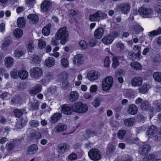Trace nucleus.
Wrapping results in <instances>:
<instances>
[{
    "label": "nucleus",
    "instance_id": "nucleus-1",
    "mask_svg": "<svg viewBox=\"0 0 161 161\" xmlns=\"http://www.w3.org/2000/svg\"><path fill=\"white\" fill-rule=\"evenodd\" d=\"M56 35L57 39H61L60 43L62 45L65 44L69 38V33L65 26L60 28Z\"/></svg>",
    "mask_w": 161,
    "mask_h": 161
},
{
    "label": "nucleus",
    "instance_id": "nucleus-2",
    "mask_svg": "<svg viewBox=\"0 0 161 161\" xmlns=\"http://www.w3.org/2000/svg\"><path fill=\"white\" fill-rule=\"evenodd\" d=\"M113 78L111 76H108L104 78L102 81L101 87L103 91L108 92L112 88L113 83Z\"/></svg>",
    "mask_w": 161,
    "mask_h": 161
},
{
    "label": "nucleus",
    "instance_id": "nucleus-3",
    "mask_svg": "<svg viewBox=\"0 0 161 161\" xmlns=\"http://www.w3.org/2000/svg\"><path fill=\"white\" fill-rule=\"evenodd\" d=\"M72 108L73 111L78 113H85L88 110L87 105L80 102L74 103L72 105Z\"/></svg>",
    "mask_w": 161,
    "mask_h": 161
},
{
    "label": "nucleus",
    "instance_id": "nucleus-4",
    "mask_svg": "<svg viewBox=\"0 0 161 161\" xmlns=\"http://www.w3.org/2000/svg\"><path fill=\"white\" fill-rule=\"evenodd\" d=\"M61 82V86L64 89L68 88L69 84L68 82L67 79V75L65 72H64L60 74L58 76Z\"/></svg>",
    "mask_w": 161,
    "mask_h": 161
},
{
    "label": "nucleus",
    "instance_id": "nucleus-5",
    "mask_svg": "<svg viewBox=\"0 0 161 161\" xmlns=\"http://www.w3.org/2000/svg\"><path fill=\"white\" fill-rule=\"evenodd\" d=\"M107 16V14L101 11H98L90 15V20L92 21H99V20L104 19Z\"/></svg>",
    "mask_w": 161,
    "mask_h": 161
},
{
    "label": "nucleus",
    "instance_id": "nucleus-6",
    "mask_svg": "<svg viewBox=\"0 0 161 161\" xmlns=\"http://www.w3.org/2000/svg\"><path fill=\"white\" fill-rule=\"evenodd\" d=\"M88 154L89 157L93 160H98L101 158L100 152L96 149H92L90 150L88 152Z\"/></svg>",
    "mask_w": 161,
    "mask_h": 161
},
{
    "label": "nucleus",
    "instance_id": "nucleus-7",
    "mask_svg": "<svg viewBox=\"0 0 161 161\" xmlns=\"http://www.w3.org/2000/svg\"><path fill=\"white\" fill-rule=\"evenodd\" d=\"M30 73L32 78L37 79L42 76V71L40 68L36 67L31 69L30 71Z\"/></svg>",
    "mask_w": 161,
    "mask_h": 161
},
{
    "label": "nucleus",
    "instance_id": "nucleus-8",
    "mask_svg": "<svg viewBox=\"0 0 161 161\" xmlns=\"http://www.w3.org/2000/svg\"><path fill=\"white\" fill-rule=\"evenodd\" d=\"M118 35L117 32H114L112 36L108 35L105 36L102 39L103 42L105 44L109 45L111 43L114 39Z\"/></svg>",
    "mask_w": 161,
    "mask_h": 161
},
{
    "label": "nucleus",
    "instance_id": "nucleus-9",
    "mask_svg": "<svg viewBox=\"0 0 161 161\" xmlns=\"http://www.w3.org/2000/svg\"><path fill=\"white\" fill-rule=\"evenodd\" d=\"M100 76L99 73L95 70L91 71L87 74V77L88 79L92 81L98 79L99 78Z\"/></svg>",
    "mask_w": 161,
    "mask_h": 161
},
{
    "label": "nucleus",
    "instance_id": "nucleus-10",
    "mask_svg": "<svg viewBox=\"0 0 161 161\" xmlns=\"http://www.w3.org/2000/svg\"><path fill=\"white\" fill-rule=\"evenodd\" d=\"M84 60L83 56L81 54H78L74 57L73 64L76 66H80L83 63Z\"/></svg>",
    "mask_w": 161,
    "mask_h": 161
},
{
    "label": "nucleus",
    "instance_id": "nucleus-11",
    "mask_svg": "<svg viewBox=\"0 0 161 161\" xmlns=\"http://www.w3.org/2000/svg\"><path fill=\"white\" fill-rule=\"evenodd\" d=\"M72 106L64 104L61 107V112L65 114H69L73 111L72 108Z\"/></svg>",
    "mask_w": 161,
    "mask_h": 161
},
{
    "label": "nucleus",
    "instance_id": "nucleus-12",
    "mask_svg": "<svg viewBox=\"0 0 161 161\" xmlns=\"http://www.w3.org/2000/svg\"><path fill=\"white\" fill-rule=\"evenodd\" d=\"M52 3L50 0H44L41 4V9L42 11L43 12H46L49 10L52 6Z\"/></svg>",
    "mask_w": 161,
    "mask_h": 161
},
{
    "label": "nucleus",
    "instance_id": "nucleus-13",
    "mask_svg": "<svg viewBox=\"0 0 161 161\" xmlns=\"http://www.w3.org/2000/svg\"><path fill=\"white\" fill-rule=\"evenodd\" d=\"M158 128L156 126L152 125L148 127L146 131V135L148 136V137H150V136H153L155 134Z\"/></svg>",
    "mask_w": 161,
    "mask_h": 161
},
{
    "label": "nucleus",
    "instance_id": "nucleus-14",
    "mask_svg": "<svg viewBox=\"0 0 161 161\" xmlns=\"http://www.w3.org/2000/svg\"><path fill=\"white\" fill-rule=\"evenodd\" d=\"M151 147L149 145L145 144L139 148L138 152L140 154L144 155L148 153Z\"/></svg>",
    "mask_w": 161,
    "mask_h": 161
},
{
    "label": "nucleus",
    "instance_id": "nucleus-15",
    "mask_svg": "<svg viewBox=\"0 0 161 161\" xmlns=\"http://www.w3.org/2000/svg\"><path fill=\"white\" fill-rule=\"evenodd\" d=\"M143 80L140 77H135L131 80V85L134 86H139L142 84Z\"/></svg>",
    "mask_w": 161,
    "mask_h": 161
},
{
    "label": "nucleus",
    "instance_id": "nucleus-16",
    "mask_svg": "<svg viewBox=\"0 0 161 161\" xmlns=\"http://www.w3.org/2000/svg\"><path fill=\"white\" fill-rule=\"evenodd\" d=\"M138 12L140 14L148 15L152 13L153 10L150 8H146L142 6L139 9Z\"/></svg>",
    "mask_w": 161,
    "mask_h": 161
},
{
    "label": "nucleus",
    "instance_id": "nucleus-17",
    "mask_svg": "<svg viewBox=\"0 0 161 161\" xmlns=\"http://www.w3.org/2000/svg\"><path fill=\"white\" fill-rule=\"evenodd\" d=\"M78 97V93L77 92L71 91L69 95L68 99L70 101L74 102L77 100Z\"/></svg>",
    "mask_w": 161,
    "mask_h": 161
},
{
    "label": "nucleus",
    "instance_id": "nucleus-18",
    "mask_svg": "<svg viewBox=\"0 0 161 161\" xmlns=\"http://www.w3.org/2000/svg\"><path fill=\"white\" fill-rule=\"evenodd\" d=\"M55 64V59L53 57H49L44 61L45 65L48 67L50 68L53 66Z\"/></svg>",
    "mask_w": 161,
    "mask_h": 161
},
{
    "label": "nucleus",
    "instance_id": "nucleus-19",
    "mask_svg": "<svg viewBox=\"0 0 161 161\" xmlns=\"http://www.w3.org/2000/svg\"><path fill=\"white\" fill-rule=\"evenodd\" d=\"M29 22L30 23L36 24L38 21V17L35 14H31L29 15L27 17Z\"/></svg>",
    "mask_w": 161,
    "mask_h": 161
},
{
    "label": "nucleus",
    "instance_id": "nucleus-20",
    "mask_svg": "<svg viewBox=\"0 0 161 161\" xmlns=\"http://www.w3.org/2000/svg\"><path fill=\"white\" fill-rule=\"evenodd\" d=\"M58 148L59 153H63L67 152L69 150V147L68 144L64 143L60 144L58 146Z\"/></svg>",
    "mask_w": 161,
    "mask_h": 161
},
{
    "label": "nucleus",
    "instance_id": "nucleus-21",
    "mask_svg": "<svg viewBox=\"0 0 161 161\" xmlns=\"http://www.w3.org/2000/svg\"><path fill=\"white\" fill-rule=\"evenodd\" d=\"M150 88V86L148 83H143L142 86L139 89V92L142 94L147 93Z\"/></svg>",
    "mask_w": 161,
    "mask_h": 161
},
{
    "label": "nucleus",
    "instance_id": "nucleus-22",
    "mask_svg": "<svg viewBox=\"0 0 161 161\" xmlns=\"http://www.w3.org/2000/svg\"><path fill=\"white\" fill-rule=\"evenodd\" d=\"M14 60L11 57H7L4 59V65L8 68L11 67L14 64Z\"/></svg>",
    "mask_w": 161,
    "mask_h": 161
},
{
    "label": "nucleus",
    "instance_id": "nucleus-23",
    "mask_svg": "<svg viewBox=\"0 0 161 161\" xmlns=\"http://www.w3.org/2000/svg\"><path fill=\"white\" fill-rule=\"evenodd\" d=\"M38 147L37 145L33 144L27 148V152L30 154L36 153L38 150Z\"/></svg>",
    "mask_w": 161,
    "mask_h": 161
},
{
    "label": "nucleus",
    "instance_id": "nucleus-24",
    "mask_svg": "<svg viewBox=\"0 0 161 161\" xmlns=\"http://www.w3.org/2000/svg\"><path fill=\"white\" fill-rule=\"evenodd\" d=\"M103 32L104 31L102 28H98L94 32V36L97 39H100L102 36Z\"/></svg>",
    "mask_w": 161,
    "mask_h": 161
},
{
    "label": "nucleus",
    "instance_id": "nucleus-25",
    "mask_svg": "<svg viewBox=\"0 0 161 161\" xmlns=\"http://www.w3.org/2000/svg\"><path fill=\"white\" fill-rule=\"evenodd\" d=\"M18 75L20 79L25 80L28 77V73L25 70H21L18 71Z\"/></svg>",
    "mask_w": 161,
    "mask_h": 161
},
{
    "label": "nucleus",
    "instance_id": "nucleus-26",
    "mask_svg": "<svg viewBox=\"0 0 161 161\" xmlns=\"http://www.w3.org/2000/svg\"><path fill=\"white\" fill-rule=\"evenodd\" d=\"M67 129V126L64 124H60L56 126L54 131L56 132H60L65 130Z\"/></svg>",
    "mask_w": 161,
    "mask_h": 161
},
{
    "label": "nucleus",
    "instance_id": "nucleus-27",
    "mask_svg": "<svg viewBox=\"0 0 161 161\" xmlns=\"http://www.w3.org/2000/svg\"><path fill=\"white\" fill-rule=\"evenodd\" d=\"M140 107L143 111H146L150 108V104L147 101L145 100L141 103Z\"/></svg>",
    "mask_w": 161,
    "mask_h": 161
},
{
    "label": "nucleus",
    "instance_id": "nucleus-28",
    "mask_svg": "<svg viewBox=\"0 0 161 161\" xmlns=\"http://www.w3.org/2000/svg\"><path fill=\"white\" fill-rule=\"evenodd\" d=\"M61 114L59 113H56L51 117V121L52 123H54L56 122L61 118Z\"/></svg>",
    "mask_w": 161,
    "mask_h": 161
},
{
    "label": "nucleus",
    "instance_id": "nucleus-29",
    "mask_svg": "<svg viewBox=\"0 0 161 161\" xmlns=\"http://www.w3.org/2000/svg\"><path fill=\"white\" fill-rule=\"evenodd\" d=\"M42 87L39 85H37L33 88L30 91V93L33 94H35L40 92L41 90Z\"/></svg>",
    "mask_w": 161,
    "mask_h": 161
},
{
    "label": "nucleus",
    "instance_id": "nucleus-30",
    "mask_svg": "<svg viewBox=\"0 0 161 161\" xmlns=\"http://www.w3.org/2000/svg\"><path fill=\"white\" fill-rule=\"evenodd\" d=\"M132 28L137 33H138L143 30L142 28L136 22L133 23Z\"/></svg>",
    "mask_w": 161,
    "mask_h": 161
},
{
    "label": "nucleus",
    "instance_id": "nucleus-31",
    "mask_svg": "<svg viewBox=\"0 0 161 161\" xmlns=\"http://www.w3.org/2000/svg\"><path fill=\"white\" fill-rule=\"evenodd\" d=\"M51 25L48 24L45 26L42 30V33L45 36H48L50 33V28Z\"/></svg>",
    "mask_w": 161,
    "mask_h": 161
},
{
    "label": "nucleus",
    "instance_id": "nucleus-32",
    "mask_svg": "<svg viewBox=\"0 0 161 161\" xmlns=\"http://www.w3.org/2000/svg\"><path fill=\"white\" fill-rule=\"evenodd\" d=\"M161 34V28L159 27L157 30L149 32L148 35L150 37H153Z\"/></svg>",
    "mask_w": 161,
    "mask_h": 161
},
{
    "label": "nucleus",
    "instance_id": "nucleus-33",
    "mask_svg": "<svg viewBox=\"0 0 161 161\" xmlns=\"http://www.w3.org/2000/svg\"><path fill=\"white\" fill-rule=\"evenodd\" d=\"M153 103L156 112H159L161 111V104L160 101L156 100Z\"/></svg>",
    "mask_w": 161,
    "mask_h": 161
},
{
    "label": "nucleus",
    "instance_id": "nucleus-34",
    "mask_svg": "<svg viewBox=\"0 0 161 161\" xmlns=\"http://www.w3.org/2000/svg\"><path fill=\"white\" fill-rule=\"evenodd\" d=\"M25 19L22 17L19 18L17 20V25L20 28L24 27L25 25Z\"/></svg>",
    "mask_w": 161,
    "mask_h": 161
},
{
    "label": "nucleus",
    "instance_id": "nucleus-35",
    "mask_svg": "<svg viewBox=\"0 0 161 161\" xmlns=\"http://www.w3.org/2000/svg\"><path fill=\"white\" fill-rule=\"evenodd\" d=\"M153 77L156 81L161 82V72H155L153 74Z\"/></svg>",
    "mask_w": 161,
    "mask_h": 161
},
{
    "label": "nucleus",
    "instance_id": "nucleus-36",
    "mask_svg": "<svg viewBox=\"0 0 161 161\" xmlns=\"http://www.w3.org/2000/svg\"><path fill=\"white\" fill-rule=\"evenodd\" d=\"M31 62L34 64H39L41 62V59L39 57L36 55H33L31 57Z\"/></svg>",
    "mask_w": 161,
    "mask_h": 161
},
{
    "label": "nucleus",
    "instance_id": "nucleus-37",
    "mask_svg": "<svg viewBox=\"0 0 161 161\" xmlns=\"http://www.w3.org/2000/svg\"><path fill=\"white\" fill-rule=\"evenodd\" d=\"M141 55V50H138L136 53H131V60H139Z\"/></svg>",
    "mask_w": 161,
    "mask_h": 161
},
{
    "label": "nucleus",
    "instance_id": "nucleus-38",
    "mask_svg": "<svg viewBox=\"0 0 161 161\" xmlns=\"http://www.w3.org/2000/svg\"><path fill=\"white\" fill-rule=\"evenodd\" d=\"M121 10L124 14H126L129 10L130 6L129 4H125L120 6Z\"/></svg>",
    "mask_w": 161,
    "mask_h": 161
},
{
    "label": "nucleus",
    "instance_id": "nucleus-39",
    "mask_svg": "<svg viewBox=\"0 0 161 161\" xmlns=\"http://www.w3.org/2000/svg\"><path fill=\"white\" fill-rule=\"evenodd\" d=\"M61 64L63 67L68 68L69 66V62L68 60L65 58H62L60 60Z\"/></svg>",
    "mask_w": 161,
    "mask_h": 161
},
{
    "label": "nucleus",
    "instance_id": "nucleus-40",
    "mask_svg": "<svg viewBox=\"0 0 161 161\" xmlns=\"http://www.w3.org/2000/svg\"><path fill=\"white\" fill-rule=\"evenodd\" d=\"M14 34L17 38H19L23 35L22 30L19 29H16L14 31Z\"/></svg>",
    "mask_w": 161,
    "mask_h": 161
},
{
    "label": "nucleus",
    "instance_id": "nucleus-41",
    "mask_svg": "<svg viewBox=\"0 0 161 161\" xmlns=\"http://www.w3.org/2000/svg\"><path fill=\"white\" fill-rule=\"evenodd\" d=\"M131 67L136 70H139L142 68V66L138 62L134 61L131 62Z\"/></svg>",
    "mask_w": 161,
    "mask_h": 161
},
{
    "label": "nucleus",
    "instance_id": "nucleus-42",
    "mask_svg": "<svg viewBox=\"0 0 161 161\" xmlns=\"http://www.w3.org/2000/svg\"><path fill=\"white\" fill-rule=\"evenodd\" d=\"M113 63L112 66L114 68H117L119 65V62L118 60V58L116 56H113L112 59Z\"/></svg>",
    "mask_w": 161,
    "mask_h": 161
},
{
    "label": "nucleus",
    "instance_id": "nucleus-43",
    "mask_svg": "<svg viewBox=\"0 0 161 161\" xmlns=\"http://www.w3.org/2000/svg\"><path fill=\"white\" fill-rule=\"evenodd\" d=\"M38 43V47L40 49H43L46 47V43L42 39L39 40Z\"/></svg>",
    "mask_w": 161,
    "mask_h": 161
},
{
    "label": "nucleus",
    "instance_id": "nucleus-44",
    "mask_svg": "<svg viewBox=\"0 0 161 161\" xmlns=\"http://www.w3.org/2000/svg\"><path fill=\"white\" fill-rule=\"evenodd\" d=\"M33 42L32 40L30 41L27 43V47L29 52H31L34 49Z\"/></svg>",
    "mask_w": 161,
    "mask_h": 161
},
{
    "label": "nucleus",
    "instance_id": "nucleus-45",
    "mask_svg": "<svg viewBox=\"0 0 161 161\" xmlns=\"http://www.w3.org/2000/svg\"><path fill=\"white\" fill-rule=\"evenodd\" d=\"M155 155L153 154H149L145 156L143 159V161H149L155 158Z\"/></svg>",
    "mask_w": 161,
    "mask_h": 161
},
{
    "label": "nucleus",
    "instance_id": "nucleus-46",
    "mask_svg": "<svg viewBox=\"0 0 161 161\" xmlns=\"http://www.w3.org/2000/svg\"><path fill=\"white\" fill-rule=\"evenodd\" d=\"M60 40V39H57L56 36V35L55 36V37H53L52 39L51 44L53 46H57L59 44V40Z\"/></svg>",
    "mask_w": 161,
    "mask_h": 161
},
{
    "label": "nucleus",
    "instance_id": "nucleus-47",
    "mask_svg": "<svg viewBox=\"0 0 161 161\" xmlns=\"http://www.w3.org/2000/svg\"><path fill=\"white\" fill-rule=\"evenodd\" d=\"M125 134V131L124 130H119L117 133V137L120 139H123Z\"/></svg>",
    "mask_w": 161,
    "mask_h": 161
},
{
    "label": "nucleus",
    "instance_id": "nucleus-48",
    "mask_svg": "<svg viewBox=\"0 0 161 161\" xmlns=\"http://www.w3.org/2000/svg\"><path fill=\"white\" fill-rule=\"evenodd\" d=\"M19 71L16 69H13L10 71L11 77L13 79H16L18 78V72Z\"/></svg>",
    "mask_w": 161,
    "mask_h": 161
},
{
    "label": "nucleus",
    "instance_id": "nucleus-49",
    "mask_svg": "<svg viewBox=\"0 0 161 161\" xmlns=\"http://www.w3.org/2000/svg\"><path fill=\"white\" fill-rule=\"evenodd\" d=\"M101 102V98H96L94 99L93 102V105L94 107L97 108L99 106Z\"/></svg>",
    "mask_w": 161,
    "mask_h": 161
},
{
    "label": "nucleus",
    "instance_id": "nucleus-50",
    "mask_svg": "<svg viewBox=\"0 0 161 161\" xmlns=\"http://www.w3.org/2000/svg\"><path fill=\"white\" fill-rule=\"evenodd\" d=\"M79 44L80 47L83 49H86L87 47L86 42L83 40H81L79 42Z\"/></svg>",
    "mask_w": 161,
    "mask_h": 161
},
{
    "label": "nucleus",
    "instance_id": "nucleus-51",
    "mask_svg": "<svg viewBox=\"0 0 161 161\" xmlns=\"http://www.w3.org/2000/svg\"><path fill=\"white\" fill-rule=\"evenodd\" d=\"M98 90V87L96 85H92L90 88V92L91 93L96 92Z\"/></svg>",
    "mask_w": 161,
    "mask_h": 161
},
{
    "label": "nucleus",
    "instance_id": "nucleus-52",
    "mask_svg": "<svg viewBox=\"0 0 161 161\" xmlns=\"http://www.w3.org/2000/svg\"><path fill=\"white\" fill-rule=\"evenodd\" d=\"M138 108L134 104H131V115L135 114L137 113Z\"/></svg>",
    "mask_w": 161,
    "mask_h": 161
},
{
    "label": "nucleus",
    "instance_id": "nucleus-53",
    "mask_svg": "<svg viewBox=\"0 0 161 161\" xmlns=\"http://www.w3.org/2000/svg\"><path fill=\"white\" fill-rule=\"evenodd\" d=\"M115 149V147L111 144H109L107 147V151L108 152H112Z\"/></svg>",
    "mask_w": 161,
    "mask_h": 161
},
{
    "label": "nucleus",
    "instance_id": "nucleus-54",
    "mask_svg": "<svg viewBox=\"0 0 161 161\" xmlns=\"http://www.w3.org/2000/svg\"><path fill=\"white\" fill-rule=\"evenodd\" d=\"M77 158L76 155L75 153H72L69 156L68 158L69 160L73 161L75 160Z\"/></svg>",
    "mask_w": 161,
    "mask_h": 161
},
{
    "label": "nucleus",
    "instance_id": "nucleus-55",
    "mask_svg": "<svg viewBox=\"0 0 161 161\" xmlns=\"http://www.w3.org/2000/svg\"><path fill=\"white\" fill-rule=\"evenodd\" d=\"M14 115L17 117H19L21 116L22 113L21 111L19 109H16L14 110Z\"/></svg>",
    "mask_w": 161,
    "mask_h": 161
},
{
    "label": "nucleus",
    "instance_id": "nucleus-56",
    "mask_svg": "<svg viewBox=\"0 0 161 161\" xmlns=\"http://www.w3.org/2000/svg\"><path fill=\"white\" fill-rule=\"evenodd\" d=\"M155 10L158 13L161 12V2L157 4L155 7Z\"/></svg>",
    "mask_w": 161,
    "mask_h": 161
},
{
    "label": "nucleus",
    "instance_id": "nucleus-57",
    "mask_svg": "<svg viewBox=\"0 0 161 161\" xmlns=\"http://www.w3.org/2000/svg\"><path fill=\"white\" fill-rule=\"evenodd\" d=\"M104 65L106 67H108L109 66V57L108 56H107L105 57L104 61Z\"/></svg>",
    "mask_w": 161,
    "mask_h": 161
},
{
    "label": "nucleus",
    "instance_id": "nucleus-58",
    "mask_svg": "<svg viewBox=\"0 0 161 161\" xmlns=\"http://www.w3.org/2000/svg\"><path fill=\"white\" fill-rule=\"evenodd\" d=\"M88 137L93 136L96 135V132L92 130H88L86 131Z\"/></svg>",
    "mask_w": 161,
    "mask_h": 161
},
{
    "label": "nucleus",
    "instance_id": "nucleus-59",
    "mask_svg": "<svg viewBox=\"0 0 161 161\" xmlns=\"http://www.w3.org/2000/svg\"><path fill=\"white\" fill-rule=\"evenodd\" d=\"M29 124L31 126L34 127H37L39 125V123L37 121L35 120L30 121L29 122Z\"/></svg>",
    "mask_w": 161,
    "mask_h": 161
},
{
    "label": "nucleus",
    "instance_id": "nucleus-60",
    "mask_svg": "<svg viewBox=\"0 0 161 161\" xmlns=\"http://www.w3.org/2000/svg\"><path fill=\"white\" fill-rule=\"evenodd\" d=\"M14 147V143L10 142H8L6 145L7 149L9 151L12 150Z\"/></svg>",
    "mask_w": 161,
    "mask_h": 161
},
{
    "label": "nucleus",
    "instance_id": "nucleus-61",
    "mask_svg": "<svg viewBox=\"0 0 161 161\" xmlns=\"http://www.w3.org/2000/svg\"><path fill=\"white\" fill-rule=\"evenodd\" d=\"M23 53L22 52L19 50H16L14 52V55L15 57L20 58L23 55Z\"/></svg>",
    "mask_w": 161,
    "mask_h": 161
},
{
    "label": "nucleus",
    "instance_id": "nucleus-62",
    "mask_svg": "<svg viewBox=\"0 0 161 161\" xmlns=\"http://www.w3.org/2000/svg\"><path fill=\"white\" fill-rule=\"evenodd\" d=\"M36 0H26V3L29 7L32 8Z\"/></svg>",
    "mask_w": 161,
    "mask_h": 161
},
{
    "label": "nucleus",
    "instance_id": "nucleus-63",
    "mask_svg": "<svg viewBox=\"0 0 161 161\" xmlns=\"http://www.w3.org/2000/svg\"><path fill=\"white\" fill-rule=\"evenodd\" d=\"M56 91V88L55 86L49 88L47 89V92L51 94L54 93Z\"/></svg>",
    "mask_w": 161,
    "mask_h": 161
},
{
    "label": "nucleus",
    "instance_id": "nucleus-64",
    "mask_svg": "<svg viewBox=\"0 0 161 161\" xmlns=\"http://www.w3.org/2000/svg\"><path fill=\"white\" fill-rule=\"evenodd\" d=\"M161 134H157L155 135L154 137V140L155 142H158L161 141Z\"/></svg>",
    "mask_w": 161,
    "mask_h": 161
}]
</instances>
